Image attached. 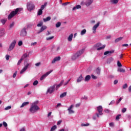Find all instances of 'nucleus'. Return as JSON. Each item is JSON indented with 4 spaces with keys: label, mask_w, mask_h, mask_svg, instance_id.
Listing matches in <instances>:
<instances>
[{
    "label": "nucleus",
    "mask_w": 131,
    "mask_h": 131,
    "mask_svg": "<svg viewBox=\"0 0 131 131\" xmlns=\"http://www.w3.org/2000/svg\"><path fill=\"white\" fill-rule=\"evenodd\" d=\"M37 104H38V101H34L32 103L29 110L31 113H35V112H37L39 110L40 108L37 106Z\"/></svg>",
    "instance_id": "1"
},
{
    "label": "nucleus",
    "mask_w": 131,
    "mask_h": 131,
    "mask_svg": "<svg viewBox=\"0 0 131 131\" xmlns=\"http://www.w3.org/2000/svg\"><path fill=\"white\" fill-rule=\"evenodd\" d=\"M21 8H16L15 11H12L10 14L8 15V20H11L14 16H16L18 14V12H20Z\"/></svg>",
    "instance_id": "2"
},
{
    "label": "nucleus",
    "mask_w": 131,
    "mask_h": 131,
    "mask_svg": "<svg viewBox=\"0 0 131 131\" xmlns=\"http://www.w3.org/2000/svg\"><path fill=\"white\" fill-rule=\"evenodd\" d=\"M27 8L28 11L31 12V11H33V10H34V9H35V6L31 2H28L27 4Z\"/></svg>",
    "instance_id": "3"
},
{
    "label": "nucleus",
    "mask_w": 131,
    "mask_h": 131,
    "mask_svg": "<svg viewBox=\"0 0 131 131\" xmlns=\"http://www.w3.org/2000/svg\"><path fill=\"white\" fill-rule=\"evenodd\" d=\"M83 52H84V49H82L81 50L77 52L75 55H74L72 56V60H76V59H77V58H78V57L80 56V55H81V54H82Z\"/></svg>",
    "instance_id": "4"
},
{
    "label": "nucleus",
    "mask_w": 131,
    "mask_h": 131,
    "mask_svg": "<svg viewBox=\"0 0 131 131\" xmlns=\"http://www.w3.org/2000/svg\"><path fill=\"white\" fill-rule=\"evenodd\" d=\"M97 109L98 112L99 113V114H96L97 117H100L99 115H103V107H102V106L101 105H99V106L97 107Z\"/></svg>",
    "instance_id": "5"
},
{
    "label": "nucleus",
    "mask_w": 131,
    "mask_h": 131,
    "mask_svg": "<svg viewBox=\"0 0 131 131\" xmlns=\"http://www.w3.org/2000/svg\"><path fill=\"white\" fill-rule=\"evenodd\" d=\"M17 43V41L15 40H14L9 46L8 51L9 52H11V51H12V50L14 49L15 48V46H16V43Z\"/></svg>",
    "instance_id": "6"
},
{
    "label": "nucleus",
    "mask_w": 131,
    "mask_h": 131,
    "mask_svg": "<svg viewBox=\"0 0 131 131\" xmlns=\"http://www.w3.org/2000/svg\"><path fill=\"white\" fill-rule=\"evenodd\" d=\"M99 26H100V21H98L97 24H96V25H94V26H93L92 30L93 31V33L94 34L95 33H96V32H97L96 30H97V28H98Z\"/></svg>",
    "instance_id": "7"
},
{
    "label": "nucleus",
    "mask_w": 131,
    "mask_h": 131,
    "mask_svg": "<svg viewBox=\"0 0 131 131\" xmlns=\"http://www.w3.org/2000/svg\"><path fill=\"white\" fill-rule=\"evenodd\" d=\"M56 88V85H54L50 87L47 91V93H49V94H52L55 92V88Z\"/></svg>",
    "instance_id": "8"
},
{
    "label": "nucleus",
    "mask_w": 131,
    "mask_h": 131,
    "mask_svg": "<svg viewBox=\"0 0 131 131\" xmlns=\"http://www.w3.org/2000/svg\"><path fill=\"white\" fill-rule=\"evenodd\" d=\"M53 71H49L48 72H47L46 74H43L40 78V80H43V79H45V78H46V77H47V76H48V75H49L51 73V72H52Z\"/></svg>",
    "instance_id": "9"
},
{
    "label": "nucleus",
    "mask_w": 131,
    "mask_h": 131,
    "mask_svg": "<svg viewBox=\"0 0 131 131\" xmlns=\"http://www.w3.org/2000/svg\"><path fill=\"white\" fill-rule=\"evenodd\" d=\"M26 34H27V32H26V28H24L20 32L21 36H26Z\"/></svg>",
    "instance_id": "10"
},
{
    "label": "nucleus",
    "mask_w": 131,
    "mask_h": 131,
    "mask_svg": "<svg viewBox=\"0 0 131 131\" xmlns=\"http://www.w3.org/2000/svg\"><path fill=\"white\" fill-rule=\"evenodd\" d=\"M29 66V63H27L25 67L20 71V74H23L24 72H25L26 70H27V69L28 68V67Z\"/></svg>",
    "instance_id": "11"
},
{
    "label": "nucleus",
    "mask_w": 131,
    "mask_h": 131,
    "mask_svg": "<svg viewBox=\"0 0 131 131\" xmlns=\"http://www.w3.org/2000/svg\"><path fill=\"white\" fill-rule=\"evenodd\" d=\"M93 0H87L85 2V5L86 7H90V6L93 4Z\"/></svg>",
    "instance_id": "12"
},
{
    "label": "nucleus",
    "mask_w": 131,
    "mask_h": 131,
    "mask_svg": "<svg viewBox=\"0 0 131 131\" xmlns=\"http://www.w3.org/2000/svg\"><path fill=\"white\" fill-rule=\"evenodd\" d=\"M73 107H74V106L72 104L68 108L69 114H73L74 113V111L72 110V108H73Z\"/></svg>",
    "instance_id": "13"
},
{
    "label": "nucleus",
    "mask_w": 131,
    "mask_h": 131,
    "mask_svg": "<svg viewBox=\"0 0 131 131\" xmlns=\"http://www.w3.org/2000/svg\"><path fill=\"white\" fill-rule=\"evenodd\" d=\"M60 60H61V57H60V56L56 57L53 59V60L52 61V63L55 64V63H56V62H57V61H60Z\"/></svg>",
    "instance_id": "14"
},
{
    "label": "nucleus",
    "mask_w": 131,
    "mask_h": 131,
    "mask_svg": "<svg viewBox=\"0 0 131 131\" xmlns=\"http://www.w3.org/2000/svg\"><path fill=\"white\" fill-rule=\"evenodd\" d=\"M113 53H114V50L107 51H105L104 53V56H106L107 55H108L109 56V55H111V54H113Z\"/></svg>",
    "instance_id": "15"
},
{
    "label": "nucleus",
    "mask_w": 131,
    "mask_h": 131,
    "mask_svg": "<svg viewBox=\"0 0 131 131\" xmlns=\"http://www.w3.org/2000/svg\"><path fill=\"white\" fill-rule=\"evenodd\" d=\"M5 35V29H0V37L2 36H4Z\"/></svg>",
    "instance_id": "16"
},
{
    "label": "nucleus",
    "mask_w": 131,
    "mask_h": 131,
    "mask_svg": "<svg viewBox=\"0 0 131 131\" xmlns=\"http://www.w3.org/2000/svg\"><path fill=\"white\" fill-rule=\"evenodd\" d=\"M46 29H47V26H42L40 29V31H39V33H40V32H42V31H43L44 30H46Z\"/></svg>",
    "instance_id": "17"
},
{
    "label": "nucleus",
    "mask_w": 131,
    "mask_h": 131,
    "mask_svg": "<svg viewBox=\"0 0 131 131\" xmlns=\"http://www.w3.org/2000/svg\"><path fill=\"white\" fill-rule=\"evenodd\" d=\"M63 82H64V80H62L61 81L60 83L59 84L56 85V91L57 90H58V89H59V88H60V86H61V85L63 84Z\"/></svg>",
    "instance_id": "18"
},
{
    "label": "nucleus",
    "mask_w": 131,
    "mask_h": 131,
    "mask_svg": "<svg viewBox=\"0 0 131 131\" xmlns=\"http://www.w3.org/2000/svg\"><path fill=\"white\" fill-rule=\"evenodd\" d=\"M114 59L112 57L108 58L106 60L107 64H110L113 61Z\"/></svg>",
    "instance_id": "19"
},
{
    "label": "nucleus",
    "mask_w": 131,
    "mask_h": 131,
    "mask_svg": "<svg viewBox=\"0 0 131 131\" xmlns=\"http://www.w3.org/2000/svg\"><path fill=\"white\" fill-rule=\"evenodd\" d=\"M82 79H83V77H82V75H80L79 77L77 78V82H80Z\"/></svg>",
    "instance_id": "20"
},
{
    "label": "nucleus",
    "mask_w": 131,
    "mask_h": 131,
    "mask_svg": "<svg viewBox=\"0 0 131 131\" xmlns=\"http://www.w3.org/2000/svg\"><path fill=\"white\" fill-rule=\"evenodd\" d=\"M72 38H73V34H71L68 38V41H72Z\"/></svg>",
    "instance_id": "21"
},
{
    "label": "nucleus",
    "mask_w": 131,
    "mask_h": 131,
    "mask_svg": "<svg viewBox=\"0 0 131 131\" xmlns=\"http://www.w3.org/2000/svg\"><path fill=\"white\" fill-rule=\"evenodd\" d=\"M28 57H29V55L27 54V53H25L21 56V59L23 60H24V59H25L26 58H27Z\"/></svg>",
    "instance_id": "22"
},
{
    "label": "nucleus",
    "mask_w": 131,
    "mask_h": 131,
    "mask_svg": "<svg viewBox=\"0 0 131 131\" xmlns=\"http://www.w3.org/2000/svg\"><path fill=\"white\" fill-rule=\"evenodd\" d=\"M90 79H91V76L87 75L85 77L84 81H90Z\"/></svg>",
    "instance_id": "23"
},
{
    "label": "nucleus",
    "mask_w": 131,
    "mask_h": 131,
    "mask_svg": "<svg viewBox=\"0 0 131 131\" xmlns=\"http://www.w3.org/2000/svg\"><path fill=\"white\" fill-rule=\"evenodd\" d=\"M118 72H122L123 73H124V72H125V70L121 68H119L117 70Z\"/></svg>",
    "instance_id": "24"
},
{
    "label": "nucleus",
    "mask_w": 131,
    "mask_h": 131,
    "mask_svg": "<svg viewBox=\"0 0 131 131\" xmlns=\"http://www.w3.org/2000/svg\"><path fill=\"white\" fill-rule=\"evenodd\" d=\"M78 9H81V6L79 5H77L76 7H74L73 8V11H75V10Z\"/></svg>",
    "instance_id": "25"
},
{
    "label": "nucleus",
    "mask_w": 131,
    "mask_h": 131,
    "mask_svg": "<svg viewBox=\"0 0 131 131\" xmlns=\"http://www.w3.org/2000/svg\"><path fill=\"white\" fill-rule=\"evenodd\" d=\"M29 104V102H25L22 103L21 105L20 106V108H23V107H25V106H27V105H28Z\"/></svg>",
    "instance_id": "26"
},
{
    "label": "nucleus",
    "mask_w": 131,
    "mask_h": 131,
    "mask_svg": "<svg viewBox=\"0 0 131 131\" xmlns=\"http://www.w3.org/2000/svg\"><path fill=\"white\" fill-rule=\"evenodd\" d=\"M106 48V45H104L101 47H100L99 48L97 49V51H101V50H103V49H105Z\"/></svg>",
    "instance_id": "27"
},
{
    "label": "nucleus",
    "mask_w": 131,
    "mask_h": 131,
    "mask_svg": "<svg viewBox=\"0 0 131 131\" xmlns=\"http://www.w3.org/2000/svg\"><path fill=\"white\" fill-rule=\"evenodd\" d=\"M47 5H48V3H45L43 5H42L41 6V8L40 9L42 10H43L45 9V8H46V7H47Z\"/></svg>",
    "instance_id": "28"
},
{
    "label": "nucleus",
    "mask_w": 131,
    "mask_h": 131,
    "mask_svg": "<svg viewBox=\"0 0 131 131\" xmlns=\"http://www.w3.org/2000/svg\"><path fill=\"white\" fill-rule=\"evenodd\" d=\"M119 2V0H111V3L112 4H114V5H116V4H118Z\"/></svg>",
    "instance_id": "29"
},
{
    "label": "nucleus",
    "mask_w": 131,
    "mask_h": 131,
    "mask_svg": "<svg viewBox=\"0 0 131 131\" xmlns=\"http://www.w3.org/2000/svg\"><path fill=\"white\" fill-rule=\"evenodd\" d=\"M123 38V37H120L115 40V42H118V41H120Z\"/></svg>",
    "instance_id": "30"
},
{
    "label": "nucleus",
    "mask_w": 131,
    "mask_h": 131,
    "mask_svg": "<svg viewBox=\"0 0 131 131\" xmlns=\"http://www.w3.org/2000/svg\"><path fill=\"white\" fill-rule=\"evenodd\" d=\"M50 20H51V16H48L46 18L43 19L44 22H47V21H50Z\"/></svg>",
    "instance_id": "31"
},
{
    "label": "nucleus",
    "mask_w": 131,
    "mask_h": 131,
    "mask_svg": "<svg viewBox=\"0 0 131 131\" xmlns=\"http://www.w3.org/2000/svg\"><path fill=\"white\" fill-rule=\"evenodd\" d=\"M100 73H101V69H100V68H98L96 70V74L100 75Z\"/></svg>",
    "instance_id": "32"
},
{
    "label": "nucleus",
    "mask_w": 131,
    "mask_h": 131,
    "mask_svg": "<svg viewBox=\"0 0 131 131\" xmlns=\"http://www.w3.org/2000/svg\"><path fill=\"white\" fill-rule=\"evenodd\" d=\"M67 95V92H64L60 95V98H64V97H66Z\"/></svg>",
    "instance_id": "33"
},
{
    "label": "nucleus",
    "mask_w": 131,
    "mask_h": 131,
    "mask_svg": "<svg viewBox=\"0 0 131 131\" xmlns=\"http://www.w3.org/2000/svg\"><path fill=\"white\" fill-rule=\"evenodd\" d=\"M37 15H38V16H40V15H42V10H41V9H40L38 11Z\"/></svg>",
    "instance_id": "34"
},
{
    "label": "nucleus",
    "mask_w": 131,
    "mask_h": 131,
    "mask_svg": "<svg viewBox=\"0 0 131 131\" xmlns=\"http://www.w3.org/2000/svg\"><path fill=\"white\" fill-rule=\"evenodd\" d=\"M85 33H86V30L83 29L81 31L80 34L81 35H84V34H85Z\"/></svg>",
    "instance_id": "35"
},
{
    "label": "nucleus",
    "mask_w": 131,
    "mask_h": 131,
    "mask_svg": "<svg viewBox=\"0 0 131 131\" xmlns=\"http://www.w3.org/2000/svg\"><path fill=\"white\" fill-rule=\"evenodd\" d=\"M1 22L3 24V25H5V24H6V22H7V19H2L1 20Z\"/></svg>",
    "instance_id": "36"
},
{
    "label": "nucleus",
    "mask_w": 131,
    "mask_h": 131,
    "mask_svg": "<svg viewBox=\"0 0 131 131\" xmlns=\"http://www.w3.org/2000/svg\"><path fill=\"white\" fill-rule=\"evenodd\" d=\"M57 128V125H54L51 128L50 131H54L55 130V129H56Z\"/></svg>",
    "instance_id": "37"
},
{
    "label": "nucleus",
    "mask_w": 131,
    "mask_h": 131,
    "mask_svg": "<svg viewBox=\"0 0 131 131\" xmlns=\"http://www.w3.org/2000/svg\"><path fill=\"white\" fill-rule=\"evenodd\" d=\"M101 46H102V43H97L95 45V48H99L100 47H101Z\"/></svg>",
    "instance_id": "38"
},
{
    "label": "nucleus",
    "mask_w": 131,
    "mask_h": 131,
    "mask_svg": "<svg viewBox=\"0 0 131 131\" xmlns=\"http://www.w3.org/2000/svg\"><path fill=\"white\" fill-rule=\"evenodd\" d=\"M60 26H61V22H58V23L56 24V28H59V27H60Z\"/></svg>",
    "instance_id": "39"
},
{
    "label": "nucleus",
    "mask_w": 131,
    "mask_h": 131,
    "mask_svg": "<svg viewBox=\"0 0 131 131\" xmlns=\"http://www.w3.org/2000/svg\"><path fill=\"white\" fill-rule=\"evenodd\" d=\"M117 66L118 67H122V64H121V63L120 62V61H117Z\"/></svg>",
    "instance_id": "40"
},
{
    "label": "nucleus",
    "mask_w": 131,
    "mask_h": 131,
    "mask_svg": "<svg viewBox=\"0 0 131 131\" xmlns=\"http://www.w3.org/2000/svg\"><path fill=\"white\" fill-rule=\"evenodd\" d=\"M81 126H89V125H90V123H87L86 124H84V123H82L81 124Z\"/></svg>",
    "instance_id": "41"
},
{
    "label": "nucleus",
    "mask_w": 131,
    "mask_h": 131,
    "mask_svg": "<svg viewBox=\"0 0 131 131\" xmlns=\"http://www.w3.org/2000/svg\"><path fill=\"white\" fill-rule=\"evenodd\" d=\"M120 116H121V115H118L116 117V120H119Z\"/></svg>",
    "instance_id": "42"
},
{
    "label": "nucleus",
    "mask_w": 131,
    "mask_h": 131,
    "mask_svg": "<svg viewBox=\"0 0 131 131\" xmlns=\"http://www.w3.org/2000/svg\"><path fill=\"white\" fill-rule=\"evenodd\" d=\"M53 38H54L53 36H52L51 37H47L46 39H47V40H51V39H53Z\"/></svg>",
    "instance_id": "43"
},
{
    "label": "nucleus",
    "mask_w": 131,
    "mask_h": 131,
    "mask_svg": "<svg viewBox=\"0 0 131 131\" xmlns=\"http://www.w3.org/2000/svg\"><path fill=\"white\" fill-rule=\"evenodd\" d=\"M33 85H37L38 84V81L35 80L33 83Z\"/></svg>",
    "instance_id": "44"
},
{
    "label": "nucleus",
    "mask_w": 131,
    "mask_h": 131,
    "mask_svg": "<svg viewBox=\"0 0 131 131\" xmlns=\"http://www.w3.org/2000/svg\"><path fill=\"white\" fill-rule=\"evenodd\" d=\"M9 109H12V106L10 105L5 108V110H9Z\"/></svg>",
    "instance_id": "45"
},
{
    "label": "nucleus",
    "mask_w": 131,
    "mask_h": 131,
    "mask_svg": "<svg viewBox=\"0 0 131 131\" xmlns=\"http://www.w3.org/2000/svg\"><path fill=\"white\" fill-rule=\"evenodd\" d=\"M3 124L5 127H7V126H8V124L5 121L3 122Z\"/></svg>",
    "instance_id": "46"
},
{
    "label": "nucleus",
    "mask_w": 131,
    "mask_h": 131,
    "mask_svg": "<svg viewBox=\"0 0 131 131\" xmlns=\"http://www.w3.org/2000/svg\"><path fill=\"white\" fill-rule=\"evenodd\" d=\"M127 84L125 83L123 85V90H125V89H127Z\"/></svg>",
    "instance_id": "47"
},
{
    "label": "nucleus",
    "mask_w": 131,
    "mask_h": 131,
    "mask_svg": "<svg viewBox=\"0 0 131 131\" xmlns=\"http://www.w3.org/2000/svg\"><path fill=\"white\" fill-rule=\"evenodd\" d=\"M22 61H23V59H21V58H20V60H19L17 62V65L18 66L20 65V64H21Z\"/></svg>",
    "instance_id": "48"
},
{
    "label": "nucleus",
    "mask_w": 131,
    "mask_h": 131,
    "mask_svg": "<svg viewBox=\"0 0 131 131\" xmlns=\"http://www.w3.org/2000/svg\"><path fill=\"white\" fill-rule=\"evenodd\" d=\"M42 24H43L42 22H40V23H39L37 25V27H40L42 26Z\"/></svg>",
    "instance_id": "49"
},
{
    "label": "nucleus",
    "mask_w": 131,
    "mask_h": 131,
    "mask_svg": "<svg viewBox=\"0 0 131 131\" xmlns=\"http://www.w3.org/2000/svg\"><path fill=\"white\" fill-rule=\"evenodd\" d=\"M110 126H111V127H113L114 126V123L113 122H111L109 124Z\"/></svg>",
    "instance_id": "50"
},
{
    "label": "nucleus",
    "mask_w": 131,
    "mask_h": 131,
    "mask_svg": "<svg viewBox=\"0 0 131 131\" xmlns=\"http://www.w3.org/2000/svg\"><path fill=\"white\" fill-rule=\"evenodd\" d=\"M91 77L93 79H97V78H98V77L94 75H91Z\"/></svg>",
    "instance_id": "51"
},
{
    "label": "nucleus",
    "mask_w": 131,
    "mask_h": 131,
    "mask_svg": "<svg viewBox=\"0 0 131 131\" xmlns=\"http://www.w3.org/2000/svg\"><path fill=\"white\" fill-rule=\"evenodd\" d=\"M22 45H23V42H22V41H19L18 42V46L19 47H21V46H22Z\"/></svg>",
    "instance_id": "52"
},
{
    "label": "nucleus",
    "mask_w": 131,
    "mask_h": 131,
    "mask_svg": "<svg viewBox=\"0 0 131 131\" xmlns=\"http://www.w3.org/2000/svg\"><path fill=\"white\" fill-rule=\"evenodd\" d=\"M16 76H17V71H15V73L13 74V78H15V77H16Z\"/></svg>",
    "instance_id": "53"
},
{
    "label": "nucleus",
    "mask_w": 131,
    "mask_h": 131,
    "mask_svg": "<svg viewBox=\"0 0 131 131\" xmlns=\"http://www.w3.org/2000/svg\"><path fill=\"white\" fill-rule=\"evenodd\" d=\"M121 100H122V98H120L117 101V104H119L120 102H121Z\"/></svg>",
    "instance_id": "54"
},
{
    "label": "nucleus",
    "mask_w": 131,
    "mask_h": 131,
    "mask_svg": "<svg viewBox=\"0 0 131 131\" xmlns=\"http://www.w3.org/2000/svg\"><path fill=\"white\" fill-rule=\"evenodd\" d=\"M126 112V108H123L122 109V113H124Z\"/></svg>",
    "instance_id": "55"
},
{
    "label": "nucleus",
    "mask_w": 131,
    "mask_h": 131,
    "mask_svg": "<svg viewBox=\"0 0 131 131\" xmlns=\"http://www.w3.org/2000/svg\"><path fill=\"white\" fill-rule=\"evenodd\" d=\"M61 123H62V121L61 120H60L57 122V125H60V124H61Z\"/></svg>",
    "instance_id": "56"
},
{
    "label": "nucleus",
    "mask_w": 131,
    "mask_h": 131,
    "mask_svg": "<svg viewBox=\"0 0 131 131\" xmlns=\"http://www.w3.org/2000/svg\"><path fill=\"white\" fill-rule=\"evenodd\" d=\"M14 27V23H12V24H10L9 26V28H12V27Z\"/></svg>",
    "instance_id": "57"
},
{
    "label": "nucleus",
    "mask_w": 131,
    "mask_h": 131,
    "mask_svg": "<svg viewBox=\"0 0 131 131\" xmlns=\"http://www.w3.org/2000/svg\"><path fill=\"white\" fill-rule=\"evenodd\" d=\"M118 83V80H115L114 81V84H117Z\"/></svg>",
    "instance_id": "58"
},
{
    "label": "nucleus",
    "mask_w": 131,
    "mask_h": 131,
    "mask_svg": "<svg viewBox=\"0 0 131 131\" xmlns=\"http://www.w3.org/2000/svg\"><path fill=\"white\" fill-rule=\"evenodd\" d=\"M6 60H7V61L9 60V59H10V56L7 55L6 56Z\"/></svg>",
    "instance_id": "59"
},
{
    "label": "nucleus",
    "mask_w": 131,
    "mask_h": 131,
    "mask_svg": "<svg viewBox=\"0 0 131 131\" xmlns=\"http://www.w3.org/2000/svg\"><path fill=\"white\" fill-rule=\"evenodd\" d=\"M37 43V42H35L32 43L31 44V46H36Z\"/></svg>",
    "instance_id": "60"
},
{
    "label": "nucleus",
    "mask_w": 131,
    "mask_h": 131,
    "mask_svg": "<svg viewBox=\"0 0 131 131\" xmlns=\"http://www.w3.org/2000/svg\"><path fill=\"white\" fill-rule=\"evenodd\" d=\"M80 5H81V6H84V5H85V3H84V1H82Z\"/></svg>",
    "instance_id": "61"
},
{
    "label": "nucleus",
    "mask_w": 131,
    "mask_h": 131,
    "mask_svg": "<svg viewBox=\"0 0 131 131\" xmlns=\"http://www.w3.org/2000/svg\"><path fill=\"white\" fill-rule=\"evenodd\" d=\"M70 3L69 2H67V3H64L63 4H62V6H67L68 5V4H70Z\"/></svg>",
    "instance_id": "62"
},
{
    "label": "nucleus",
    "mask_w": 131,
    "mask_h": 131,
    "mask_svg": "<svg viewBox=\"0 0 131 131\" xmlns=\"http://www.w3.org/2000/svg\"><path fill=\"white\" fill-rule=\"evenodd\" d=\"M39 65H40V62H37L35 63V66L38 67Z\"/></svg>",
    "instance_id": "63"
},
{
    "label": "nucleus",
    "mask_w": 131,
    "mask_h": 131,
    "mask_svg": "<svg viewBox=\"0 0 131 131\" xmlns=\"http://www.w3.org/2000/svg\"><path fill=\"white\" fill-rule=\"evenodd\" d=\"M128 91L129 92V93H131V85L128 88Z\"/></svg>",
    "instance_id": "64"
}]
</instances>
